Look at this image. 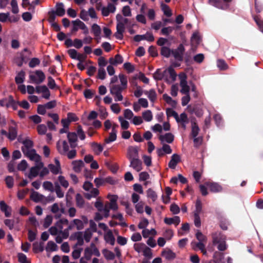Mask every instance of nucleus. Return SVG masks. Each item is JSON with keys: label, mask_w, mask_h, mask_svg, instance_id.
<instances>
[{"label": "nucleus", "mask_w": 263, "mask_h": 263, "mask_svg": "<svg viewBox=\"0 0 263 263\" xmlns=\"http://www.w3.org/2000/svg\"><path fill=\"white\" fill-rule=\"evenodd\" d=\"M20 142L23 144L22 150L25 156L28 157L30 160H33V141L26 138L22 140L21 138H18Z\"/></svg>", "instance_id": "obj_1"}, {"label": "nucleus", "mask_w": 263, "mask_h": 263, "mask_svg": "<svg viewBox=\"0 0 263 263\" xmlns=\"http://www.w3.org/2000/svg\"><path fill=\"white\" fill-rule=\"evenodd\" d=\"M110 93L114 96L115 101H121L123 100V96L122 92L124 90V88L121 87L119 85L113 84L110 85Z\"/></svg>", "instance_id": "obj_2"}, {"label": "nucleus", "mask_w": 263, "mask_h": 263, "mask_svg": "<svg viewBox=\"0 0 263 263\" xmlns=\"http://www.w3.org/2000/svg\"><path fill=\"white\" fill-rule=\"evenodd\" d=\"M185 48L182 44H180L176 49H172V55L175 59L179 62L183 61Z\"/></svg>", "instance_id": "obj_3"}, {"label": "nucleus", "mask_w": 263, "mask_h": 263, "mask_svg": "<svg viewBox=\"0 0 263 263\" xmlns=\"http://www.w3.org/2000/svg\"><path fill=\"white\" fill-rule=\"evenodd\" d=\"M34 178L39 175V171L44 166V163L42 162L41 157L37 154L34 149Z\"/></svg>", "instance_id": "obj_4"}, {"label": "nucleus", "mask_w": 263, "mask_h": 263, "mask_svg": "<svg viewBox=\"0 0 263 263\" xmlns=\"http://www.w3.org/2000/svg\"><path fill=\"white\" fill-rule=\"evenodd\" d=\"M37 94H42V98L49 100L50 96V92L46 85H37L34 88V92Z\"/></svg>", "instance_id": "obj_5"}, {"label": "nucleus", "mask_w": 263, "mask_h": 263, "mask_svg": "<svg viewBox=\"0 0 263 263\" xmlns=\"http://www.w3.org/2000/svg\"><path fill=\"white\" fill-rule=\"evenodd\" d=\"M18 103H16L13 99L12 96H9L8 98H4L0 100V105L2 107H8L11 106L14 109L17 108Z\"/></svg>", "instance_id": "obj_6"}, {"label": "nucleus", "mask_w": 263, "mask_h": 263, "mask_svg": "<svg viewBox=\"0 0 263 263\" xmlns=\"http://www.w3.org/2000/svg\"><path fill=\"white\" fill-rule=\"evenodd\" d=\"M45 79V74L42 70H34V84L39 85L43 83Z\"/></svg>", "instance_id": "obj_7"}, {"label": "nucleus", "mask_w": 263, "mask_h": 263, "mask_svg": "<svg viewBox=\"0 0 263 263\" xmlns=\"http://www.w3.org/2000/svg\"><path fill=\"white\" fill-rule=\"evenodd\" d=\"M187 109L191 114H194L197 117H201L203 114V109L200 105L197 104L193 106L189 105Z\"/></svg>", "instance_id": "obj_8"}, {"label": "nucleus", "mask_w": 263, "mask_h": 263, "mask_svg": "<svg viewBox=\"0 0 263 263\" xmlns=\"http://www.w3.org/2000/svg\"><path fill=\"white\" fill-rule=\"evenodd\" d=\"M212 242L214 245L226 240V236L221 232H215L212 234Z\"/></svg>", "instance_id": "obj_9"}, {"label": "nucleus", "mask_w": 263, "mask_h": 263, "mask_svg": "<svg viewBox=\"0 0 263 263\" xmlns=\"http://www.w3.org/2000/svg\"><path fill=\"white\" fill-rule=\"evenodd\" d=\"M126 156L129 160L139 158L138 148L135 146H129L127 148Z\"/></svg>", "instance_id": "obj_10"}, {"label": "nucleus", "mask_w": 263, "mask_h": 263, "mask_svg": "<svg viewBox=\"0 0 263 263\" xmlns=\"http://www.w3.org/2000/svg\"><path fill=\"white\" fill-rule=\"evenodd\" d=\"M129 166L133 167L137 172H140L142 170V162L139 158L129 160Z\"/></svg>", "instance_id": "obj_11"}, {"label": "nucleus", "mask_w": 263, "mask_h": 263, "mask_svg": "<svg viewBox=\"0 0 263 263\" xmlns=\"http://www.w3.org/2000/svg\"><path fill=\"white\" fill-rule=\"evenodd\" d=\"M205 184L213 193L220 192L222 190V186L217 183L206 182Z\"/></svg>", "instance_id": "obj_12"}, {"label": "nucleus", "mask_w": 263, "mask_h": 263, "mask_svg": "<svg viewBox=\"0 0 263 263\" xmlns=\"http://www.w3.org/2000/svg\"><path fill=\"white\" fill-rule=\"evenodd\" d=\"M67 138L70 143V147L72 148H75L77 144L76 142L78 140L77 135L74 132H69L67 134Z\"/></svg>", "instance_id": "obj_13"}, {"label": "nucleus", "mask_w": 263, "mask_h": 263, "mask_svg": "<svg viewBox=\"0 0 263 263\" xmlns=\"http://www.w3.org/2000/svg\"><path fill=\"white\" fill-rule=\"evenodd\" d=\"M180 161V157L179 155L174 154L172 156L171 159L168 164V167L172 169H174Z\"/></svg>", "instance_id": "obj_14"}, {"label": "nucleus", "mask_w": 263, "mask_h": 263, "mask_svg": "<svg viewBox=\"0 0 263 263\" xmlns=\"http://www.w3.org/2000/svg\"><path fill=\"white\" fill-rule=\"evenodd\" d=\"M214 263H225L224 260V254L219 251L214 252L213 256Z\"/></svg>", "instance_id": "obj_15"}, {"label": "nucleus", "mask_w": 263, "mask_h": 263, "mask_svg": "<svg viewBox=\"0 0 263 263\" xmlns=\"http://www.w3.org/2000/svg\"><path fill=\"white\" fill-rule=\"evenodd\" d=\"M161 255L167 260H173L176 257V254L170 249L163 250L161 252Z\"/></svg>", "instance_id": "obj_16"}, {"label": "nucleus", "mask_w": 263, "mask_h": 263, "mask_svg": "<svg viewBox=\"0 0 263 263\" xmlns=\"http://www.w3.org/2000/svg\"><path fill=\"white\" fill-rule=\"evenodd\" d=\"M54 12L58 16H63L65 14V10L64 6L62 3H57L55 5V10Z\"/></svg>", "instance_id": "obj_17"}, {"label": "nucleus", "mask_w": 263, "mask_h": 263, "mask_svg": "<svg viewBox=\"0 0 263 263\" xmlns=\"http://www.w3.org/2000/svg\"><path fill=\"white\" fill-rule=\"evenodd\" d=\"M62 147L63 148L61 149V146L60 145V142L58 141L57 143V149L61 155H65L66 153L68 152L69 150V146L68 145L67 142L66 141H63Z\"/></svg>", "instance_id": "obj_18"}, {"label": "nucleus", "mask_w": 263, "mask_h": 263, "mask_svg": "<svg viewBox=\"0 0 263 263\" xmlns=\"http://www.w3.org/2000/svg\"><path fill=\"white\" fill-rule=\"evenodd\" d=\"M72 236H73L74 238L77 240V242L75 245L74 247H77V246H81L84 244V238L83 237V232H75Z\"/></svg>", "instance_id": "obj_19"}, {"label": "nucleus", "mask_w": 263, "mask_h": 263, "mask_svg": "<svg viewBox=\"0 0 263 263\" xmlns=\"http://www.w3.org/2000/svg\"><path fill=\"white\" fill-rule=\"evenodd\" d=\"M159 139L162 142L166 141L168 143H171L174 141V136L172 133H166L164 135H160Z\"/></svg>", "instance_id": "obj_20"}, {"label": "nucleus", "mask_w": 263, "mask_h": 263, "mask_svg": "<svg viewBox=\"0 0 263 263\" xmlns=\"http://www.w3.org/2000/svg\"><path fill=\"white\" fill-rule=\"evenodd\" d=\"M17 135V132L16 127L10 126L9 128V132L8 135V138L11 141H13L16 139Z\"/></svg>", "instance_id": "obj_21"}, {"label": "nucleus", "mask_w": 263, "mask_h": 263, "mask_svg": "<svg viewBox=\"0 0 263 263\" xmlns=\"http://www.w3.org/2000/svg\"><path fill=\"white\" fill-rule=\"evenodd\" d=\"M164 221L166 224L168 225L174 224L177 226L180 222V219L179 216H175L172 218L166 217L164 218Z\"/></svg>", "instance_id": "obj_22"}, {"label": "nucleus", "mask_w": 263, "mask_h": 263, "mask_svg": "<svg viewBox=\"0 0 263 263\" xmlns=\"http://www.w3.org/2000/svg\"><path fill=\"white\" fill-rule=\"evenodd\" d=\"M73 165V170L76 173H79L81 171V168L83 167L84 163L81 160H74L72 162Z\"/></svg>", "instance_id": "obj_23"}, {"label": "nucleus", "mask_w": 263, "mask_h": 263, "mask_svg": "<svg viewBox=\"0 0 263 263\" xmlns=\"http://www.w3.org/2000/svg\"><path fill=\"white\" fill-rule=\"evenodd\" d=\"M90 146L94 153L97 155H99L103 150V146L100 144L95 142H91Z\"/></svg>", "instance_id": "obj_24"}, {"label": "nucleus", "mask_w": 263, "mask_h": 263, "mask_svg": "<svg viewBox=\"0 0 263 263\" xmlns=\"http://www.w3.org/2000/svg\"><path fill=\"white\" fill-rule=\"evenodd\" d=\"M91 32L93 33L95 37L101 39V29L99 25L97 24H92L91 26Z\"/></svg>", "instance_id": "obj_25"}, {"label": "nucleus", "mask_w": 263, "mask_h": 263, "mask_svg": "<svg viewBox=\"0 0 263 263\" xmlns=\"http://www.w3.org/2000/svg\"><path fill=\"white\" fill-rule=\"evenodd\" d=\"M29 60L28 57V50L27 49H25L22 53L21 54V60L17 62V64L18 66H21L24 63H26Z\"/></svg>", "instance_id": "obj_26"}, {"label": "nucleus", "mask_w": 263, "mask_h": 263, "mask_svg": "<svg viewBox=\"0 0 263 263\" xmlns=\"http://www.w3.org/2000/svg\"><path fill=\"white\" fill-rule=\"evenodd\" d=\"M104 239L106 242L109 243L111 246H114L115 243V238L111 230H109L104 236Z\"/></svg>", "instance_id": "obj_27"}, {"label": "nucleus", "mask_w": 263, "mask_h": 263, "mask_svg": "<svg viewBox=\"0 0 263 263\" xmlns=\"http://www.w3.org/2000/svg\"><path fill=\"white\" fill-rule=\"evenodd\" d=\"M192 130H191V136L193 138L197 137L199 134L200 130L199 127L195 121H192Z\"/></svg>", "instance_id": "obj_28"}, {"label": "nucleus", "mask_w": 263, "mask_h": 263, "mask_svg": "<svg viewBox=\"0 0 263 263\" xmlns=\"http://www.w3.org/2000/svg\"><path fill=\"white\" fill-rule=\"evenodd\" d=\"M172 49L166 46H162L161 48L160 54L161 55L165 57L169 58L172 54Z\"/></svg>", "instance_id": "obj_29"}, {"label": "nucleus", "mask_w": 263, "mask_h": 263, "mask_svg": "<svg viewBox=\"0 0 263 263\" xmlns=\"http://www.w3.org/2000/svg\"><path fill=\"white\" fill-rule=\"evenodd\" d=\"M145 94L146 95L149 99V100L154 102L157 99V94L155 90L154 89H151L149 91H145Z\"/></svg>", "instance_id": "obj_30"}, {"label": "nucleus", "mask_w": 263, "mask_h": 263, "mask_svg": "<svg viewBox=\"0 0 263 263\" xmlns=\"http://www.w3.org/2000/svg\"><path fill=\"white\" fill-rule=\"evenodd\" d=\"M161 8L165 15L167 17H170L172 16V11L168 5L162 2L161 4Z\"/></svg>", "instance_id": "obj_31"}, {"label": "nucleus", "mask_w": 263, "mask_h": 263, "mask_svg": "<svg viewBox=\"0 0 263 263\" xmlns=\"http://www.w3.org/2000/svg\"><path fill=\"white\" fill-rule=\"evenodd\" d=\"M102 254L107 260H113L115 257L114 253L106 249L102 250Z\"/></svg>", "instance_id": "obj_32"}, {"label": "nucleus", "mask_w": 263, "mask_h": 263, "mask_svg": "<svg viewBox=\"0 0 263 263\" xmlns=\"http://www.w3.org/2000/svg\"><path fill=\"white\" fill-rule=\"evenodd\" d=\"M0 209L2 212L5 213L6 217H8L10 216L11 213L8 211L9 206L4 201H0Z\"/></svg>", "instance_id": "obj_33"}, {"label": "nucleus", "mask_w": 263, "mask_h": 263, "mask_svg": "<svg viewBox=\"0 0 263 263\" xmlns=\"http://www.w3.org/2000/svg\"><path fill=\"white\" fill-rule=\"evenodd\" d=\"M142 118L146 122H150L153 119V114L150 110H146L142 112Z\"/></svg>", "instance_id": "obj_34"}, {"label": "nucleus", "mask_w": 263, "mask_h": 263, "mask_svg": "<svg viewBox=\"0 0 263 263\" xmlns=\"http://www.w3.org/2000/svg\"><path fill=\"white\" fill-rule=\"evenodd\" d=\"M25 73L23 71H21L15 78V81L16 84H22L25 80Z\"/></svg>", "instance_id": "obj_35"}, {"label": "nucleus", "mask_w": 263, "mask_h": 263, "mask_svg": "<svg viewBox=\"0 0 263 263\" xmlns=\"http://www.w3.org/2000/svg\"><path fill=\"white\" fill-rule=\"evenodd\" d=\"M163 100L169 105H170L172 107H175L176 106V102L173 100L172 98L167 95V94L165 93L163 95Z\"/></svg>", "instance_id": "obj_36"}, {"label": "nucleus", "mask_w": 263, "mask_h": 263, "mask_svg": "<svg viewBox=\"0 0 263 263\" xmlns=\"http://www.w3.org/2000/svg\"><path fill=\"white\" fill-rule=\"evenodd\" d=\"M57 250H58V246L55 243H54L52 241H49L48 242L46 247V250L47 252L55 251Z\"/></svg>", "instance_id": "obj_37"}, {"label": "nucleus", "mask_w": 263, "mask_h": 263, "mask_svg": "<svg viewBox=\"0 0 263 263\" xmlns=\"http://www.w3.org/2000/svg\"><path fill=\"white\" fill-rule=\"evenodd\" d=\"M76 204L79 208H82L84 206V200L80 193H77L76 196Z\"/></svg>", "instance_id": "obj_38"}, {"label": "nucleus", "mask_w": 263, "mask_h": 263, "mask_svg": "<svg viewBox=\"0 0 263 263\" xmlns=\"http://www.w3.org/2000/svg\"><path fill=\"white\" fill-rule=\"evenodd\" d=\"M43 187L45 190L53 192L54 191V186L52 182L46 181L44 182Z\"/></svg>", "instance_id": "obj_39"}, {"label": "nucleus", "mask_w": 263, "mask_h": 263, "mask_svg": "<svg viewBox=\"0 0 263 263\" xmlns=\"http://www.w3.org/2000/svg\"><path fill=\"white\" fill-rule=\"evenodd\" d=\"M147 196L151 198L153 202L155 201L157 199V195L156 193L152 189H148L147 191Z\"/></svg>", "instance_id": "obj_40"}, {"label": "nucleus", "mask_w": 263, "mask_h": 263, "mask_svg": "<svg viewBox=\"0 0 263 263\" xmlns=\"http://www.w3.org/2000/svg\"><path fill=\"white\" fill-rule=\"evenodd\" d=\"M17 257L20 263H31V261L27 259L26 255L22 253H18Z\"/></svg>", "instance_id": "obj_41"}, {"label": "nucleus", "mask_w": 263, "mask_h": 263, "mask_svg": "<svg viewBox=\"0 0 263 263\" xmlns=\"http://www.w3.org/2000/svg\"><path fill=\"white\" fill-rule=\"evenodd\" d=\"M48 168L50 170V171H51V172L54 175H57V174H59L60 172V171L61 170L60 166H58L56 165H55L53 164H49Z\"/></svg>", "instance_id": "obj_42"}, {"label": "nucleus", "mask_w": 263, "mask_h": 263, "mask_svg": "<svg viewBox=\"0 0 263 263\" xmlns=\"http://www.w3.org/2000/svg\"><path fill=\"white\" fill-rule=\"evenodd\" d=\"M117 197L116 196H113L110 199V204H109V207L108 208L110 209H111L112 210H117L118 209V205L117 204Z\"/></svg>", "instance_id": "obj_43"}, {"label": "nucleus", "mask_w": 263, "mask_h": 263, "mask_svg": "<svg viewBox=\"0 0 263 263\" xmlns=\"http://www.w3.org/2000/svg\"><path fill=\"white\" fill-rule=\"evenodd\" d=\"M72 222L74 223V226H76L77 229L78 230H81L84 227L83 221L80 219H74L73 220Z\"/></svg>", "instance_id": "obj_44"}, {"label": "nucleus", "mask_w": 263, "mask_h": 263, "mask_svg": "<svg viewBox=\"0 0 263 263\" xmlns=\"http://www.w3.org/2000/svg\"><path fill=\"white\" fill-rule=\"evenodd\" d=\"M166 113L167 117H173L176 121L178 120V114L172 108H168L166 110Z\"/></svg>", "instance_id": "obj_45"}, {"label": "nucleus", "mask_w": 263, "mask_h": 263, "mask_svg": "<svg viewBox=\"0 0 263 263\" xmlns=\"http://www.w3.org/2000/svg\"><path fill=\"white\" fill-rule=\"evenodd\" d=\"M92 254V250L91 247H87L84 250V257L86 260H89L91 259Z\"/></svg>", "instance_id": "obj_46"}, {"label": "nucleus", "mask_w": 263, "mask_h": 263, "mask_svg": "<svg viewBox=\"0 0 263 263\" xmlns=\"http://www.w3.org/2000/svg\"><path fill=\"white\" fill-rule=\"evenodd\" d=\"M119 78L121 84L122 85V86H121V87L124 88V89H125V88H126L127 84V80L126 77L123 74H120L119 76Z\"/></svg>", "instance_id": "obj_47"}, {"label": "nucleus", "mask_w": 263, "mask_h": 263, "mask_svg": "<svg viewBox=\"0 0 263 263\" xmlns=\"http://www.w3.org/2000/svg\"><path fill=\"white\" fill-rule=\"evenodd\" d=\"M174 29V27H164L161 30V34L163 35L168 36L172 32Z\"/></svg>", "instance_id": "obj_48"}, {"label": "nucleus", "mask_w": 263, "mask_h": 263, "mask_svg": "<svg viewBox=\"0 0 263 263\" xmlns=\"http://www.w3.org/2000/svg\"><path fill=\"white\" fill-rule=\"evenodd\" d=\"M157 233L156 230L154 229H152L151 231H149L148 229H145L143 230L142 232V234L143 235V237L144 238H147L150 235H155Z\"/></svg>", "instance_id": "obj_49"}, {"label": "nucleus", "mask_w": 263, "mask_h": 263, "mask_svg": "<svg viewBox=\"0 0 263 263\" xmlns=\"http://www.w3.org/2000/svg\"><path fill=\"white\" fill-rule=\"evenodd\" d=\"M163 77L164 74L161 72L160 69H157L153 74V78L156 81L161 80Z\"/></svg>", "instance_id": "obj_50"}, {"label": "nucleus", "mask_w": 263, "mask_h": 263, "mask_svg": "<svg viewBox=\"0 0 263 263\" xmlns=\"http://www.w3.org/2000/svg\"><path fill=\"white\" fill-rule=\"evenodd\" d=\"M218 67L222 70H224L228 69V66L226 62L223 60H218L217 62Z\"/></svg>", "instance_id": "obj_51"}, {"label": "nucleus", "mask_w": 263, "mask_h": 263, "mask_svg": "<svg viewBox=\"0 0 263 263\" xmlns=\"http://www.w3.org/2000/svg\"><path fill=\"white\" fill-rule=\"evenodd\" d=\"M48 21L51 24L55 22L57 14L54 12V10H51L48 13Z\"/></svg>", "instance_id": "obj_52"}, {"label": "nucleus", "mask_w": 263, "mask_h": 263, "mask_svg": "<svg viewBox=\"0 0 263 263\" xmlns=\"http://www.w3.org/2000/svg\"><path fill=\"white\" fill-rule=\"evenodd\" d=\"M142 245L145 247L143 250V255L149 259L151 258L153 256L152 250L149 248L146 247L144 244L143 243Z\"/></svg>", "instance_id": "obj_53"}, {"label": "nucleus", "mask_w": 263, "mask_h": 263, "mask_svg": "<svg viewBox=\"0 0 263 263\" xmlns=\"http://www.w3.org/2000/svg\"><path fill=\"white\" fill-rule=\"evenodd\" d=\"M253 18L254 20L258 25L260 30L263 32V21L261 20L258 15L254 16Z\"/></svg>", "instance_id": "obj_54"}, {"label": "nucleus", "mask_w": 263, "mask_h": 263, "mask_svg": "<svg viewBox=\"0 0 263 263\" xmlns=\"http://www.w3.org/2000/svg\"><path fill=\"white\" fill-rule=\"evenodd\" d=\"M117 139V134L111 132L109 134V136L108 138L105 139V142L106 143H109L111 142L115 141Z\"/></svg>", "instance_id": "obj_55"}, {"label": "nucleus", "mask_w": 263, "mask_h": 263, "mask_svg": "<svg viewBox=\"0 0 263 263\" xmlns=\"http://www.w3.org/2000/svg\"><path fill=\"white\" fill-rule=\"evenodd\" d=\"M48 86L51 89H53L55 88H59L57 86L54 80L50 76L48 77Z\"/></svg>", "instance_id": "obj_56"}, {"label": "nucleus", "mask_w": 263, "mask_h": 263, "mask_svg": "<svg viewBox=\"0 0 263 263\" xmlns=\"http://www.w3.org/2000/svg\"><path fill=\"white\" fill-rule=\"evenodd\" d=\"M58 180L60 183V184L65 188L68 187L69 185V183L68 181H67L65 177L63 176H59L58 177Z\"/></svg>", "instance_id": "obj_57"}, {"label": "nucleus", "mask_w": 263, "mask_h": 263, "mask_svg": "<svg viewBox=\"0 0 263 263\" xmlns=\"http://www.w3.org/2000/svg\"><path fill=\"white\" fill-rule=\"evenodd\" d=\"M123 67L128 72V73H132L135 70L134 66L129 62L125 63L123 65Z\"/></svg>", "instance_id": "obj_58"}, {"label": "nucleus", "mask_w": 263, "mask_h": 263, "mask_svg": "<svg viewBox=\"0 0 263 263\" xmlns=\"http://www.w3.org/2000/svg\"><path fill=\"white\" fill-rule=\"evenodd\" d=\"M28 166L27 162L25 160H23L21 161V162L17 165V168L19 171H23L26 170Z\"/></svg>", "instance_id": "obj_59"}, {"label": "nucleus", "mask_w": 263, "mask_h": 263, "mask_svg": "<svg viewBox=\"0 0 263 263\" xmlns=\"http://www.w3.org/2000/svg\"><path fill=\"white\" fill-rule=\"evenodd\" d=\"M95 91L86 89L84 91V96L86 99H91L95 95Z\"/></svg>", "instance_id": "obj_60"}, {"label": "nucleus", "mask_w": 263, "mask_h": 263, "mask_svg": "<svg viewBox=\"0 0 263 263\" xmlns=\"http://www.w3.org/2000/svg\"><path fill=\"white\" fill-rule=\"evenodd\" d=\"M168 72L170 74V77L172 79L173 81H175L176 79L177 73L175 72L174 69L172 67H169L167 68Z\"/></svg>", "instance_id": "obj_61"}, {"label": "nucleus", "mask_w": 263, "mask_h": 263, "mask_svg": "<svg viewBox=\"0 0 263 263\" xmlns=\"http://www.w3.org/2000/svg\"><path fill=\"white\" fill-rule=\"evenodd\" d=\"M106 71L104 68H99L98 69V78L101 80L105 79L106 77Z\"/></svg>", "instance_id": "obj_62"}, {"label": "nucleus", "mask_w": 263, "mask_h": 263, "mask_svg": "<svg viewBox=\"0 0 263 263\" xmlns=\"http://www.w3.org/2000/svg\"><path fill=\"white\" fill-rule=\"evenodd\" d=\"M119 121L120 122L121 126L123 129H127L129 127V123L123 119L122 117H119Z\"/></svg>", "instance_id": "obj_63"}, {"label": "nucleus", "mask_w": 263, "mask_h": 263, "mask_svg": "<svg viewBox=\"0 0 263 263\" xmlns=\"http://www.w3.org/2000/svg\"><path fill=\"white\" fill-rule=\"evenodd\" d=\"M144 202L143 201H140L138 202L135 205L136 211L138 213H143Z\"/></svg>", "instance_id": "obj_64"}]
</instances>
